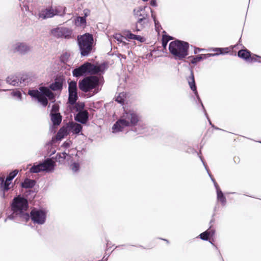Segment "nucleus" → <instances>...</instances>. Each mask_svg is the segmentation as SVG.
Instances as JSON below:
<instances>
[{
	"mask_svg": "<svg viewBox=\"0 0 261 261\" xmlns=\"http://www.w3.org/2000/svg\"><path fill=\"white\" fill-rule=\"evenodd\" d=\"M140 116L134 110L125 111L121 118L118 120L112 127V133H117L122 132L125 127H132V130L137 134H143L146 132V125L140 122Z\"/></svg>",
	"mask_w": 261,
	"mask_h": 261,
	"instance_id": "obj_1",
	"label": "nucleus"
},
{
	"mask_svg": "<svg viewBox=\"0 0 261 261\" xmlns=\"http://www.w3.org/2000/svg\"><path fill=\"white\" fill-rule=\"evenodd\" d=\"M29 207L28 200L20 195L14 197L11 204V208L12 213L8 215L5 219L15 220L19 218L22 221L28 222L30 220V215L27 212Z\"/></svg>",
	"mask_w": 261,
	"mask_h": 261,
	"instance_id": "obj_2",
	"label": "nucleus"
},
{
	"mask_svg": "<svg viewBox=\"0 0 261 261\" xmlns=\"http://www.w3.org/2000/svg\"><path fill=\"white\" fill-rule=\"evenodd\" d=\"M103 84L102 76L90 75L85 77L79 82V88L83 92L87 93L94 90V94L101 90L100 87Z\"/></svg>",
	"mask_w": 261,
	"mask_h": 261,
	"instance_id": "obj_3",
	"label": "nucleus"
},
{
	"mask_svg": "<svg viewBox=\"0 0 261 261\" xmlns=\"http://www.w3.org/2000/svg\"><path fill=\"white\" fill-rule=\"evenodd\" d=\"M28 94L32 97L35 98L44 107L48 104L47 98L54 102L55 95L50 90L46 87L41 86L38 90H29Z\"/></svg>",
	"mask_w": 261,
	"mask_h": 261,
	"instance_id": "obj_4",
	"label": "nucleus"
},
{
	"mask_svg": "<svg viewBox=\"0 0 261 261\" xmlns=\"http://www.w3.org/2000/svg\"><path fill=\"white\" fill-rule=\"evenodd\" d=\"M189 47L187 42L176 40L170 43L169 50L176 59L182 60L188 55Z\"/></svg>",
	"mask_w": 261,
	"mask_h": 261,
	"instance_id": "obj_5",
	"label": "nucleus"
},
{
	"mask_svg": "<svg viewBox=\"0 0 261 261\" xmlns=\"http://www.w3.org/2000/svg\"><path fill=\"white\" fill-rule=\"evenodd\" d=\"M77 44L82 56H88L92 51L93 37L92 34L85 33L77 36Z\"/></svg>",
	"mask_w": 261,
	"mask_h": 261,
	"instance_id": "obj_6",
	"label": "nucleus"
},
{
	"mask_svg": "<svg viewBox=\"0 0 261 261\" xmlns=\"http://www.w3.org/2000/svg\"><path fill=\"white\" fill-rule=\"evenodd\" d=\"M11 49L14 53L24 56L32 51L33 47L25 42L17 41L12 45Z\"/></svg>",
	"mask_w": 261,
	"mask_h": 261,
	"instance_id": "obj_7",
	"label": "nucleus"
},
{
	"mask_svg": "<svg viewBox=\"0 0 261 261\" xmlns=\"http://www.w3.org/2000/svg\"><path fill=\"white\" fill-rule=\"evenodd\" d=\"M29 215L30 219H31L35 224L42 225L46 221V213L43 210L34 208L31 211Z\"/></svg>",
	"mask_w": 261,
	"mask_h": 261,
	"instance_id": "obj_8",
	"label": "nucleus"
},
{
	"mask_svg": "<svg viewBox=\"0 0 261 261\" xmlns=\"http://www.w3.org/2000/svg\"><path fill=\"white\" fill-rule=\"evenodd\" d=\"M187 80H188V84L190 86L191 89L194 92L197 99L198 100L199 102L200 103V104L203 109V111L204 112L205 115L207 119H208L210 124L212 126V127H214V125L212 123L210 119H209V118L208 117L207 114L206 112V111L204 108V106L201 101V100L200 99L199 96L198 95V92L197 90V87H196V86L195 84L194 73H193V71L192 70H191L190 75L188 77V78L187 79Z\"/></svg>",
	"mask_w": 261,
	"mask_h": 261,
	"instance_id": "obj_9",
	"label": "nucleus"
},
{
	"mask_svg": "<svg viewBox=\"0 0 261 261\" xmlns=\"http://www.w3.org/2000/svg\"><path fill=\"white\" fill-rule=\"evenodd\" d=\"M78 99L77 87L76 82L71 81L68 82V103L73 105Z\"/></svg>",
	"mask_w": 261,
	"mask_h": 261,
	"instance_id": "obj_10",
	"label": "nucleus"
},
{
	"mask_svg": "<svg viewBox=\"0 0 261 261\" xmlns=\"http://www.w3.org/2000/svg\"><path fill=\"white\" fill-rule=\"evenodd\" d=\"M87 66L88 69V74L91 75H95V74L103 73L107 68V64L105 62L101 64H92L88 62Z\"/></svg>",
	"mask_w": 261,
	"mask_h": 261,
	"instance_id": "obj_11",
	"label": "nucleus"
},
{
	"mask_svg": "<svg viewBox=\"0 0 261 261\" xmlns=\"http://www.w3.org/2000/svg\"><path fill=\"white\" fill-rule=\"evenodd\" d=\"M51 34L57 38H64L70 39L71 38L72 33V30L64 27L57 28L51 30Z\"/></svg>",
	"mask_w": 261,
	"mask_h": 261,
	"instance_id": "obj_12",
	"label": "nucleus"
},
{
	"mask_svg": "<svg viewBox=\"0 0 261 261\" xmlns=\"http://www.w3.org/2000/svg\"><path fill=\"white\" fill-rule=\"evenodd\" d=\"M72 75L75 77H80L89 75L87 63L85 62L74 69L72 70Z\"/></svg>",
	"mask_w": 261,
	"mask_h": 261,
	"instance_id": "obj_13",
	"label": "nucleus"
},
{
	"mask_svg": "<svg viewBox=\"0 0 261 261\" xmlns=\"http://www.w3.org/2000/svg\"><path fill=\"white\" fill-rule=\"evenodd\" d=\"M65 80L63 76H57L54 82L49 85V89L53 91H61L63 89V85Z\"/></svg>",
	"mask_w": 261,
	"mask_h": 261,
	"instance_id": "obj_14",
	"label": "nucleus"
},
{
	"mask_svg": "<svg viewBox=\"0 0 261 261\" xmlns=\"http://www.w3.org/2000/svg\"><path fill=\"white\" fill-rule=\"evenodd\" d=\"M58 14V11L54 10L52 7L42 9L38 14L40 18L45 19L53 17Z\"/></svg>",
	"mask_w": 261,
	"mask_h": 261,
	"instance_id": "obj_15",
	"label": "nucleus"
},
{
	"mask_svg": "<svg viewBox=\"0 0 261 261\" xmlns=\"http://www.w3.org/2000/svg\"><path fill=\"white\" fill-rule=\"evenodd\" d=\"M54 158V157L52 158H47L43 161L41 162L43 171L48 173L51 172L55 170L56 162L53 161V159Z\"/></svg>",
	"mask_w": 261,
	"mask_h": 261,
	"instance_id": "obj_16",
	"label": "nucleus"
},
{
	"mask_svg": "<svg viewBox=\"0 0 261 261\" xmlns=\"http://www.w3.org/2000/svg\"><path fill=\"white\" fill-rule=\"evenodd\" d=\"M10 184L5 179V177H0V195L3 198H6V192L10 189Z\"/></svg>",
	"mask_w": 261,
	"mask_h": 261,
	"instance_id": "obj_17",
	"label": "nucleus"
},
{
	"mask_svg": "<svg viewBox=\"0 0 261 261\" xmlns=\"http://www.w3.org/2000/svg\"><path fill=\"white\" fill-rule=\"evenodd\" d=\"M75 120L82 124H85L89 119V113L86 110L79 112L74 117Z\"/></svg>",
	"mask_w": 261,
	"mask_h": 261,
	"instance_id": "obj_18",
	"label": "nucleus"
},
{
	"mask_svg": "<svg viewBox=\"0 0 261 261\" xmlns=\"http://www.w3.org/2000/svg\"><path fill=\"white\" fill-rule=\"evenodd\" d=\"M148 22V17L138 18L135 24V29H133L134 32H139L144 28L147 25Z\"/></svg>",
	"mask_w": 261,
	"mask_h": 261,
	"instance_id": "obj_19",
	"label": "nucleus"
},
{
	"mask_svg": "<svg viewBox=\"0 0 261 261\" xmlns=\"http://www.w3.org/2000/svg\"><path fill=\"white\" fill-rule=\"evenodd\" d=\"M134 16L136 18L148 17V14L145 11V7H139L133 10Z\"/></svg>",
	"mask_w": 261,
	"mask_h": 261,
	"instance_id": "obj_20",
	"label": "nucleus"
},
{
	"mask_svg": "<svg viewBox=\"0 0 261 261\" xmlns=\"http://www.w3.org/2000/svg\"><path fill=\"white\" fill-rule=\"evenodd\" d=\"M81 124L75 122H69L67 125V128L73 134H79L82 130Z\"/></svg>",
	"mask_w": 261,
	"mask_h": 261,
	"instance_id": "obj_21",
	"label": "nucleus"
},
{
	"mask_svg": "<svg viewBox=\"0 0 261 261\" xmlns=\"http://www.w3.org/2000/svg\"><path fill=\"white\" fill-rule=\"evenodd\" d=\"M251 55V52L247 49H241L238 52V57L247 62L250 59Z\"/></svg>",
	"mask_w": 261,
	"mask_h": 261,
	"instance_id": "obj_22",
	"label": "nucleus"
},
{
	"mask_svg": "<svg viewBox=\"0 0 261 261\" xmlns=\"http://www.w3.org/2000/svg\"><path fill=\"white\" fill-rule=\"evenodd\" d=\"M51 121L54 126H58L60 124L62 121V116L60 113H50Z\"/></svg>",
	"mask_w": 261,
	"mask_h": 261,
	"instance_id": "obj_23",
	"label": "nucleus"
},
{
	"mask_svg": "<svg viewBox=\"0 0 261 261\" xmlns=\"http://www.w3.org/2000/svg\"><path fill=\"white\" fill-rule=\"evenodd\" d=\"M126 37L129 39L136 40L142 43L144 42L145 38L139 35H137L133 34L130 31L127 30L125 31Z\"/></svg>",
	"mask_w": 261,
	"mask_h": 261,
	"instance_id": "obj_24",
	"label": "nucleus"
},
{
	"mask_svg": "<svg viewBox=\"0 0 261 261\" xmlns=\"http://www.w3.org/2000/svg\"><path fill=\"white\" fill-rule=\"evenodd\" d=\"M19 76L11 75L6 79L7 83L13 86H19Z\"/></svg>",
	"mask_w": 261,
	"mask_h": 261,
	"instance_id": "obj_25",
	"label": "nucleus"
},
{
	"mask_svg": "<svg viewBox=\"0 0 261 261\" xmlns=\"http://www.w3.org/2000/svg\"><path fill=\"white\" fill-rule=\"evenodd\" d=\"M68 157H70V155L69 154L65 152H62L58 153L56 154L55 159L56 162H59L60 164H63L65 160Z\"/></svg>",
	"mask_w": 261,
	"mask_h": 261,
	"instance_id": "obj_26",
	"label": "nucleus"
},
{
	"mask_svg": "<svg viewBox=\"0 0 261 261\" xmlns=\"http://www.w3.org/2000/svg\"><path fill=\"white\" fill-rule=\"evenodd\" d=\"M35 184V180L26 178L21 183V186L23 188L29 189L34 187Z\"/></svg>",
	"mask_w": 261,
	"mask_h": 261,
	"instance_id": "obj_27",
	"label": "nucleus"
},
{
	"mask_svg": "<svg viewBox=\"0 0 261 261\" xmlns=\"http://www.w3.org/2000/svg\"><path fill=\"white\" fill-rule=\"evenodd\" d=\"M42 171H43V170L41 162L39 163H34L30 169V172L31 173H37Z\"/></svg>",
	"mask_w": 261,
	"mask_h": 261,
	"instance_id": "obj_28",
	"label": "nucleus"
},
{
	"mask_svg": "<svg viewBox=\"0 0 261 261\" xmlns=\"http://www.w3.org/2000/svg\"><path fill=\"white\" fill-rule=\"evenodd\" d=\"M217 200L221 202V204L223 206H225L226 204V199L221 190H219L218 192H217Z\"/></svg>",
	"mask_w": 261,
	"mask_h": 261,
	"instance_id": "obj_29",
	"label": "nucleus"
},
{
	"mask_svg": "<svg viewBox=\"0 0 261 261\" xmlns=\"http://www.w3.org/2000/svg\"><path fill=\"white\" fill-rule=\"evenodd\" d=\"M214 51L216 52L215 54H211L213 57L218 56L219 55H224L228 53V48H214L213 49Z\"/></svg>",
	"mask_w": 261,
	"mask_h": 261,
	"instance_id": "obj_30",
	"label": "nucleus"
},
{
	"mask_svg": "<svg viewBox=\"0 0 261 261\" xmlns=\"http://www.w3.org/2000/svg\"><path fill=\"white\" fill-rule=\"evenodd\" d=\"M72 107L70 108L71 109L75 110L76 112H82L84 111V109L85 107V103L82 102H78L76 101L74 103L73 105H71Z\"/></svg>",
	"mask_w": 261,
	"mask_h": 261,
	"instance_id": "obj_31",
	"label": "nucleus"
},
{
	"mask_svg": "<svg viewBox=\"0 0 261 261\" xmlns=\"http://www.w3.org/2000/svg\"><path fill=\"white\" fill-rule=\"evenodd\" d=\"M173 39V37L168 35H164L162 37V46L164 48H165L168 44V42Z\"/></svg>",
	"mask_w": 261,
	"mask_h": 261,
	"instance_id": "obj_32",
	"label": "nucleus"
},
{
	"mask_svg": "<svg viewBox=\"0 0 261 261\" xmlns=\"http://www.w3.org/2000/svg\"><path fill=\"white\" fill-rule=\"evenodd\" d=\"M67 134V129L61 128L60 129L57 135V139H61L62 138H64V136H66Z\"/></svg>",
	"mask_w": 261,
	"mask_h": 261,
	"instance_id": "obj_33",
	"label": "nucleus"
},
{
	"mask_svg": "<svg viewBox=\"0 0 261 261\" xmlns=\"http://www.w3.org/2000/svg\"><path fill=\"white\" fill-rule=\"evenodd\" d=\"M18 171L17 170H14L13 171L11 172L9 175L6 177V179H5L8 182H11V181L15 178V177L17 175Z\"/></svg>",
	"mask_w": 261,
	"mask_h": 261,
	"instance_id": "obj_34",
	"label": "nucleus"
},
{
	"mask_svg": "<svg viewBox=\"0 0 261 261\" xmlns=\"http://www.w3.org/2000/svg\"><path fill=\"white\" fill-rule=\"evenodd\" d=\"M199 158H200V160H201V161L203 166H204V168H205V170H206V171H207V173L208 174V176L210 177L212 181L213 182V183H214L215 182H216V180H215V179L213 177L211 173H210V172L209 171V169H208L206 164L204 162L201 156H200Z\"/></svg>",
	"mask_w": 261,
	"mask_h": 261,
	"instance_id": "obj_35",
	"label": "nucleus"
},
{
	"mask_svg": "<svg viewBox=\"0 0 261 261\" xmlns=\"http://www.w3.org/2000/svg\"><path fill=\"white\" fill-rule=\"evenodd\" d=\"M80 168L79 163L73 162L70 165V169L73 172H77Z\"/></svg>",
	"mask_w": 261,
	"mask_h": 261,
	"instance_id": "obj_36",
	"label": "nucleus"
},
{
	"mask_svg": "<svg viewBox=\"0 0 261 261\" xmlns=\"http://www.w3.org/2000/svg\"><path fill=\"white\" fill-rule=\"evenodd\" d=\"M192 57V60H191V63H192L193 64H195L197 63H198L202 60V56H200L199 55L196 57Z\"/></svg>",
	"mask_w": 261,
	"mask_h": 261,
	"instance_id": "obj_37",
	"label": "nucleus"
},
{
	"mask_svg": "<svg viewBox=\"0 0 261 261\" xmlns=\"http://www.w3.org/2000/svg\"><path fill=\"white\" fill-rule=\"evenodd\" d=\"M113 36L114 38L119 42L122 43L124 45L126 44V43L122 41L123 36L120 34H115Z\"/></svg>",
	"mask_w": 261,
	"mask_h": 261,
	"instance_id": "obj_38",
	"label": "nucleus"
},
{
	"mask_svg": "<svg viewBox=\"0 0 261 261\" xmlns=\"http://www.w3.org/2000/svg\"><path fill=\"white\" fill-rule=\"evenodd\" d=\"M205 231L207 232V234L208 236L210 238L213 237L215 233V229L212 228V226H210L209 228Z\"/></svg>",
	"mask_w": 261,
	"mask_h": 261,
	"instance_id": "obj_39",
	"label": "nucleus"
},
{
	"mask_svg": "<svg viewBox=\"0 0 261 261\" xmlns=\"http://www.w3.org/2000/svg\"><path fill=\"white\" fill-rule=\"evenodd\" d=\"M59 106L57 105L54 104L53 105V106L51 107V109L50 113H53V114L54 113H55V114L60 113L59 112Z\"/></svg>",
	"mask_w": 261,
	"mask_h": 261,
	"instance_id": "obj_40",
	"label": "nucleus"
},
{
	"mask_svg": "<svg viewBox=\"0 0 261 261\" xmlns=\"http://www.w3.org/2000/svg\"><path fill=\"white\" fill-rule=\"evenodd\" d=\"M207 232L204 231L203 232L200 233L199 237L202 240L208 241L210 239V237L207 234Z\"/></svg>",
	"mask_w": 261,
	"mask_h": 261,
	"instance_id": "obj_41",
	"label": "nucleus"
},
{
	"mask_svg": "<svg viewBox=\"0 0 261 261\" xmlns=\"http://www.w3.org/2000/svg\"><path fill=\"white\" fill-rule=\"evenodd\" d=\"M261 58L260 56H257L256 55H253L252 56H251L250 59L248 62H258L261 63V61H258L257 58Z\"/></svg>",
	"mask_w": 261,
	"mask_h": 261,
	"instance_id": "obj_42",
	"label": "nucleus"
},
{
	"mask_svg": "<svg viewBox=\"0 0 261 261\" xmlns=\"http://www.w3.org/2000/svg\"><path fill=\"white\" fill-rule=\"evenodd\" d=\"M122 95L123 96V93H120L118 96H117L115 98V100L119 103L122 104L124 102V98H123V96L121 95Z\"/></svg>",
	"mask_w": 261,
	"mask_h": 261,
	"instance_id": "obj_43",
	"label": "nucleus"
},
{
	"mask_svg": "<svg viewBox=\"0 0 261 261\" xmlns=\"http://www.w3.org/2000/svg\"><path fill=\"white\" fill-rule=\"evenodd\" d=\"M11 95L14 97H16L18 99H21V93L19 91H13L11 93Z\"/></svg>",
	"mask_w": 261,
	"mask_h": 261,
	"instance_id": "obj_44",
	"label": "nucleus"
},
{
	"mask_svg": "<svg viewBox=\"0 0 261 261\" xmlns=\"http://www.w3.org/2000/svg\"><path fill=\"white\" fill-rule=\"evenodd\" d=\"M76 21L79 22L80 24H84L86 23V18L84 16H79L76 18Z\"/></svg>",
	"mask_w": 261,
	"mask_h": 261,
	"instance_id": "obj_45",
	"label": "nucleus"
},
{
	"mask_svg": "<svg viewBox=\"0 0 261 261\" xmlns=\"http://www.w3.org/2000/svg\"><path fill=\"white\" fill-rule=\"evenodd\" d=\"M28 80V79L26 76H21L19 77V86L21 85H25V81Z\"/></svg>",
	"mask_w": 261,
	"mask_h": 261,
	"instance_id": "obj_46",
	"label": "nucleus"
},
{
	"mask_svg": "<svg viewBox=\"0 0 261 261\" xmlns=\"http://www.w3.org/2000/svg\"><path fill=\"white\" fill-rule=\"evenodd\" d=\"M69 55L66 53L63 55L61 57V60L63 63H66L68 60Z\"/></svg>",
	"mask_w": 261,
	"mask_h": 261,
	"instance_id": "obj_47",
	"label": "nucleus"
},
{
	"mask_svg": "<svg viewBox=\"0 0 261 261\" xmlns=\"http://www.w3.org/2000/svg\"><path fill=\"white\" fill-rule=\"evenodd\" d=\"M200 55L202 56V60L203 59H206L207 58H208L209 57H213L211 54H201Z\"/></svg>",
	"mask_w": 261,
	"mask_h": 261,
	"instance_id": "obj_48",
	"label": "nucleus"
},
{
	"mask_svg": "<svg viewBox=\"0 0 261 261\" xmlns=\"http://www.w3.org/2000/svg\"><path fill=\"white\" fill-rule=\"evenodd\" d=\"M83 12H84V17L86 18L89 15L90 11L89 9H86L84 10Z\"/></svg>",
	"mask_w": 261,
	"mask_h": 261,
	"instance_id": "obj_49",
	"label": "nucleus"
},
{
	"mask_svg": "<svg viewBox=\"0 0 261 261\" xmlns=\"http://www.w3.org/2000/svg\"><path fill=\"white\" fill-rule=\"evenodd\" d=\"M150 4V5L153 7L157 6V3H156V0H151Z\"/></svg>",
	"mask_w": 261,
	"mask_h": 261,
	"instance_id": "obj_50",
	"label": "nucleus"
},
{
	"mask_svg": "<svg viewBox=\"0 0 261 261\" xmlns=\"http://www.w3.org/2000/svg\"><path fill=\"white\" fill-rule=\"evenodd\" d=\"M151 17H152V19L153 20L154 23H157V20H156V19L155 18V15L153 14V11L152 10H151Z\"/></svg>",
	"mask_w": 261,
	"mask_h": 261,
	"instance_id": "obj_51",
	"label": "nucleus"
},
{
	"mask_svg": "<svg viewBox=\"0 0 261 261\" xmlns=\"http://www.w3.org/2000/svg\"><path fill=\"white\" fill-rule=\"evenodd\" d=\"M214 185L215 187V188H216V191H217V192H218V191L219 190H221V189H220V188H219V187L218 185L217 184V183L216 182H215L214 183Z\"/></svg>",
	"mask_w": 261,
	"mask_h": 261,
	"instance_id": "obj_52",
	"label": "nucleus"
},
{
	"mask_svg": "<svg viewBox=\"0 0 261 261\" xmlns=\"http://www.w3.org/2000/svg\"><path fill=\"white\" fill-rule=\"evenodd\" d=\"M155 27L156 29H159L160 27H161V25H160L159 22L157 20V23H154Z\"/></svg>",
	"mask_w": 261,
	"mask_h": 261,
	"instance_id": "obj_53",
	"label": "nucleus"
},
{
	"mask_svg": "<svg viewBox=\"0 0 261 261\" xmlns=\"http://www.w3.org/2000/svg\"><path fill=\"white\" fill-rule=\"evenodd\" d=\"M214 222H215V219H214V218L212 219H211V221H210V224H211V225H210V226H212L213 224L214 223Z\"/></svg>",
	"mask_w": 261,
	"mask_h": 261,
	"instance_id": "obj_54",
	"label": "nucleus"
},
{
	"mask_svg": "<svg viewBox=\"0 0 261 261\" xmlns=\"http://www.w3.org/2000/svg\"><path fill=\"white\" fill-rule=\"evenodd\" d=\"M213 128H214L215 129H217V130H222L221 129L219 128V127H216L214 125V127H213Z\"/></svg>",
	"mask_w": 261,
	"mask_h": 261,
	"instance_id": "obj_55",
	"label": "nucleus"
},
{
	"mask_svg": "<svg viewBox=\"0 0 261 261\" xmlns=\"http://www.w3.org/2000/svg\"><path fill=\"white\" fill-rule=\"evenodd\" d=\"M64 145H65L66 147H67V146H69V144H68V143H65H65H64Z\"/></svg>",
	"mask_w": 261,
	"mask_h": 261,
	"instance_id": "obj_56",
	"label": "nucleus"
},
{
	"mask_svg": "<svg viewBox=\"0 0 261 261\" xmlns=\"http://www.w3.org/2000/svg\"><path fill=\"white\" fill-rule=\"evenodd\" d=\"M197 50H196V49H195V50H194V54H197Z\"/></svg>",
	"mask_w": 261,
	"mask_h": 261,
	"instance_id": "obj_57",
	"label": "nucleus"
},
{
	"mask_svg": "<svg viewBox=\"0 0 261 261\" xmlns=\"http://www.w3.org/2000/svg\"><path fill=\"white\" fill-rule=\"evenodd\" d=\"M165 241H166L167 243H169V241L167 240L164 239Z\"/></svg>",
	"mask_w": 261,
	"mask_h": 261,
	"instance_id": "obj_58",
	"label": "nucleus"
},
{
	"mask_svg": "<svg viewBox=\"0 0 261 261\" xmlns=\"http://www.w3.org/2000/svg\"><path fill=\"white\" fill-rule=\"evenodd\" d=\"M27 1H28V2H32V1H33V0H27Z\"/></svg>",
	"mask_w": 261,
	"mask_h": 261,
	"instance_id": "obj_59",
	"label": "nucleus"
},
{
	"mask_svg": "<svg viewBox=\"0 0 261 261\" xmlns=\"http://www.w3.org/2000/svg\"><path fill=\"white\" fill-rule=\"evenodd\" d=\"M143 2H147L148 1V0H142Z\"/></svg>",
	"mask_w": 261,
	"mask_h": 261,
	"instance_id": "obj_60",
	"label": "nucleus"
},
{
	"mask_svg": "<svg viewBox=\"0 0 261 261\" xmlns=\"http://www.w3.org/2000/svg\"><path fill=\"white\" fill-rule=\"evenodd\" d=\"M55 151H53V153L51 154V155L52 154H54V153H55Z\"/></svg>",
	"mask_w": 261,
	"mask_h": 261,
	"instance_id": "obj_61",
	"label": "nucleus"
},
{
	"mask_svg": "<svg viewBox=\"0 0 261 261\" xmlns=\"http://www.w3.org/2000/svg\"><path fill=\"white\" fill-rule=\"evenodd\" d=\"M216 211V207H215L214 211Z\"/></svg>",
	"mask_w": 261,
	"mask_h": 261,
	"instance_id": "obj_62",
	"label": "nucleus"
},
{
	"mask_svg": "<svg viewBox=\"0 0 261 261\" xmlns=\"http://www.w3.org/2000/svg\"><path fill=\"white\" fill-rule=\"evenodd\" d=\"M231 194H236V192H232V193H231Z\"/></svg>",
	"mask_w": 261,
	"mask_h": 261,
	"instance_id": "obj_63",
	"label": "nucleus"
},
{
	"mask_svg": "<svg viewBox=\"0 0 261 261\" xmlns=\"http://www.w3.org/2000/svg\"><path fill=\"white\" fill-rule=\"evenodd\" d=\"M210 242L212 244H213V243H212V242L210 241Z\"/></svg>",
	"mask_w": 261,
	"mask_h": 261,
	"instance_id": "obj_64",
	"label": "nucleus"
}]
</instances>
